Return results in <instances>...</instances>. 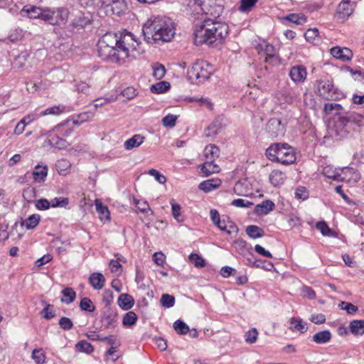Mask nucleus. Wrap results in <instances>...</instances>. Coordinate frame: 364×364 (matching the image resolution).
<instances>
[{
    "mask_svg": "<svg viewBox=\"0 0 364 364\" xmlns=\"http://www.w3.org/2000/svg\"><path fill=\"white\" fill-rule=\"evenodd\" d=\"M99 56L104 60L124 62L127 58H136L144 52L139 42L131 32L116 33L107 32L97 43Z\"/></svg>",
    "mask_w": 364,
    "mask_h": 364,
    "instance_id": "obj_1",
    "label": "nucleus"
},
{
    "mask_svg": "<svg viewBox=\"0 0 364 364\" xmlns=\"http://www.w3.org/2000/svg\"><path fill=\"white\" fill-rule=\"evenodd\" d=\"M228 34L229 26L226 23L205 18L199 24L195 25L194 43L196 46L212 45L214 43L221 44Z\"/></svg>",
    "mask_w": 364,
    "mask_h": 364,
    "instance_id": "obj_2",
    "label": "nucleus"
},
{
    "mask_svg": "<svg viewBox=\"0 0 364 364\" xmlns=\"http://www.w3.org/2000/svg\"><path fill=\"white\" fill-rule=\"evenodd\" d=\"M142 33L147 43L168 42L175 35L171 20L166 16H151L143 25Z\"/></svg>",
    "mask_w": 364,
    "mask_h": 364,
    "instance_id": "obj_3",
    "label": "nucleus"
},
{
    "mask_svg": "<svg viewBox=\"0 0 364 364\" xmlns=\"http://www.w3.org/2000/svg\"><path fill=\"white\" fill-rule=\"evenodd\" d=\"M333 107L335 108L334 114L338 117L334 122L332 132L337 139L346 137L362 125L363 121L362 114L354 112H346L342 114L343 107L340 104L333 103Z\"/></svg>",
    "mask_w": 364,
    "mask_h": 364,
    "instance_id": "obj_4",
    "label": "nucleus"
},
{
    "mask_svg": "<svg viewBox=\"0 0 364 364\" xmlns=\"http://www.w3.org/2000/svg\"><path fill=\"white\" fill-rule=\"evenodd\" d=\"M30 18L41 19L50 25H60L65 23L68 18L67 9L60 8L38 7L36 6H26L23 9Z\"/></svg>",
    "mask_w": 364,
    "mask_h": 364,
    "instance_id": "obj_5",
    "label": "nucleus"
},
{
    "mask_svg": "<svg viewBox=\"0 0 364 364\" xmlns=\"http://www.w3.org/2000/svg\"><path fill=\"white\" fill-rule=\"evenodd\" d=\"M267 158L284 165L292 164L296 161L294 149L287 143H274L271 144L265 152Z\"/></svg>",
    "mask_w": 364,
    "mask_h": 364,
    "instance_id": "obj_6",
    "label": "nucleus"
},
{
    "mask_svg": "<svg viewBox=\"0 0 364 364\" xmlns=\"http://www.w3.org/2000/svg\"><path fill=\"white\" fill-rule=\"evenodd\" d=\"M213 72V66L203 60H196L188 70L191 79H195L197 83H201L208 80Z\"/></svg>",
    "mask_w": 364,
    "mask_h": 364,
    "instance_id": "obj_7",
    "label": "nucleus"
},
{
    "mask_svg": "<svg viewBox=\"0 0 364 364\" xmlns=\"http://www.w3.org/2000/svg\"><path fill=\"white\" fill-rule=\"evenodd\" d=\"M210 216L213 223L221 231L225 232L228 235H230L234 231H237V227L234 224V223L230 221L228 216H223V219H221L217 210L211 209L210 211Z\"/></svg>",
    "mask_w": 364,
    "mask_h": 364,
    "instance_id": "obj_8",
    "label": "nucleus"
},
{
    "mask_svg": "<svg viewBox=\"0 0 364 364\" xmlns=\"http://www.w3.org/2000/svg\"><path fill=\"white\" fill-rule=\"evenodd\" d=\"M101 323L105 329L115 328L118 323V313L115 308L105 307L101 314Z\"/></svg>",
    "mask_w": 364,
    "mask_h": 364,
    "instance_id": "obj_9",
    "label": "nucleus"
},
{
    "mask_svg": "<svg viewBox=\"0 0 364 364\" xmlns=\"http://www.w3.org/2000/svg\"><path fill=\"white\" fill-rule=\"evenodd\" d=\"M285 124L278 118H271L266 124L265 130L272 138L282 136L285 133Z\"/></svg>",
    "mask_w": 364,
    "mask_h": 364,
    "instance_id": "obj_10",
    "label": "nucleus"
},
{
    "mask_svg": "<svg viewBox=\"0 0 364 364\" xmlns=\"http://www.w3.org/2000/svg\"><path fill=\"white\" fill-rule=\"evenodd\" d=\"M256 49L259 53H263L265 55V63L277 64L278 56L276 55V48L273 45L262 41L256 46Z\"/></svg>",
    "mask_w": 364,
    "mask_h": 364,
    "instance_id": "obj_11",
    "label": "nucleus"
},
{
    "mask_svg": "<svg viewBox=\"0 0 364 364\" xmlns=\"http://www.w3.org/2000/svg\"><path fill=\"white\" fill-rule=\"evenodd\" d=\"M319 86L321 87L323 93L322 95L328 100H338L342 96L343 94L338 88L335 87L332 80H321L319 82Z\"/></svg>",
    "mask_w": 364,
    "mask_h": 364,
    "instance_id": "obj_12",
    "label": "nucleus"
},
{
    "mask_svg": "<svg viewBox=\"0 0 364 364\" xmlns=\"http://www.w3.org/2000/svg\"><path fill=\"white\" fill-rule=\"evenodd\" d=\"M102 3L105 7H109L112 14L118 16L124 14L127 9L124 0H102Z\"/></svg>",
    "mask_w": 364,
    "mask_h": 364,
    "instance_id": "obj_13",
    "label": "nucleus"
},
{
    "mask_svg": "<svg viewBox=\"0 0 364 364\" xmlns=\"http://www.w3.org/2000/svg\"><path fill=\"white\" fill-rule=\"evenodd\" d=\"M353 11V5L350 0H343L338 5L336 17L341 22H344Z\"/></svg>",
    "mask_w": 364,
    "mask_h": 364,
    "instance_id": "obj_14",
    "label": "nucleus"
},
{
    "mask_svg": "<svg viewBox=\"0 0 364 364\" xmlns=\"http://www.w3.org/2000/svg\"><path fill=\"white\" fill-rule=\"evenodd\" d=\"M341 181H346L348 183H355L360 179L359 172L351 167H343L341 170Z\"/></svg>",
    "mask_w": 364,
    "mask_h": 364,
    "instance_id": "obj_15",
    "label": "nucleus"
},
{
    "mask_svg": "<svg viewBox=\"0 0 364 364\" xmlns=\"http://www.w3.org/2000/svg\"><path fill=\"white\" fill-rule=\"evenodd\" d=\"M331 55L343 62L350 61L353 56V52L346 47L334 46L331 49Z\"/></svg>",
    "mask_w": 364,
    "mask_h": 364,
    "instance_id": "obj_16",
    "label": "nucleus"
},
{
    "mask_svg": "<svg viewBox=\"0 0 364 364\" xmlns=\"http://www.w3.org/2000/svg\"><path fill=\"white\" fill-rule=\"evenodd\" d=\"M306 70L304 65L293 66L289 71V77L294 82H304L306 77Z\"/></svg>",
    "mask_w": 364,
    "mask_h": 364,
    "instance_id": "obj_17",
    "label": "nucleus"
},
{
    "mask_svg": "<svg viewBox=\"0 0 364 364\" xmlns=\"http://www.w3.org/2000/svg\"><path fill=\"white\" fill-rule=\"evenodd\" d=\"M48 141L51 146L59 149H64L69 145V143L65 139L56 133H50L48 136Z\"/></svg>",
    "mask_w": 364,
    "mask_h": 364,
    "instance_id": "obj_18",
    "label": "nucleus"
},
{
    "mask_svg": "<svg viewBox=\"0 0 364 364\" xmlns=\"http://www.w3.org/2000/svg\"><path fill=\"white\" fill-rule=\"evenodd\" d=\"M48 166L38 164L32 172L33 181L35 183H43L48 176Z\"/></svg>",
    "mask_w": 364,
    "mask_h": 364,
    "instance_id": "obj_19",
    "label": "nucleus"
},
{
    "mask_svg": "<svg viewBox=\"0 0 364 364\" xmlns=\"http://www.w3.org/2000/svg\"><path fill=\"white\" fill-rule=\"evenodd\" d=\"M134 297L127 293L121 294L117 299V304L124 311L131 309L134 305Z\"/></svg>",
    "mask_w": 364,
    "mask_h": 364,
    "instance_id": "obj_20",
    "label": "nucleus"
},
{
    "mask_svg": "<svg viewBox=\"0 0 364 364\" xmlns=\"http://www.w3.org/2000/svg\"><path fill=\"white\" fill-rule=\"evenodd\" d=\"M89 282L95 289L100 290L105 286V278L102 273L94 272L90 275Z\"/></svg>",
    "mask_w": 364,
    "mask_h": 364,
    "instance_id": "obj_21",
    "label": "nucleus"
},
{
    "mask_svg": "<svg viewBox=\"0 0 364 364\" xmlns=\"http://www.w3.org/2000/svg\"><path fill=\"white\" fill-rule=\"evenodd\" d=\"M220 170L219 166L215 164V161L212 160H207L200 167V171L204 174V176H209L213 173H218Z\"/></svg>",
    "mask_w": 364,
    "mask_h": 364,
    "instance_id": "obj_22",
    "label": "nucleus"
},
{
    "mask_svg": "<svg viewBox=\"0 0 364 364\" xmlns=\"http://www.w3.org/2000/svg\"><path fill=\"white\" fill-rule=\"evenodd\" d=\"M221 185V180L219 178H211L204 181H202L199 186L198 188L205 193H208Z\"/></svg>",
    "mask_w": 364,
    "mask_h": 364,
    "instance_id": "obj_23",
    "label": "nucleus"
},
{
    "mask_svg": "<svg viewBox=\"0 0 364 364\" xmlns=\"http://www.w3.org/2000/svg\"><path fill=\"white\" fill-rule=\"evenodd\" d=\"M250 190V183L246 179L238 181L234 186V192L238 196H248Z\"/></svg>",
    "mask_w": 364,
    "mask_h": 364,
    "instance_id": "obj_24",
    "label": "nucleus"
},
{
    "mask_svg": "<svg viewBox=\"0 0 364 364\" xmlns=\"http://www.w3.org/2000/svg\"><path fill=\"white\" fill-rule=\"evenodd\" d=\"M145 137L141 134H134L131 138L126 140L124 143V147L126 150H131L139 147L144 141Z\"/></svg>",
    "mask_w": 364,
    "mask_h": 364,
    "instance_id": "obj_25",
    "label": "nucleus"
},
{
    "mask_svg": "<svg viewBox=\"0 0 364 364\" xmlns=\"http://www.w3.org/2000/svg\"><path fill=\"white\" fill-rule=\"evenodd\" d=\"M279 19L282 22L288 21L296 25H302L306 21V17L304 15L295 13L290 14L286 16L280 17Z\"/></svg>",
    "mask_w": 364,
    "mask_h": 364,
    "instance_id": "obj_26",
    "label": "nucleus"
},
{
    "mask_svg": "<svg viewBox=\"0 0 364 364\" xmlns=\"http://www.w3.org/2000/svg\"><path fill=\"white\" fill-rule=\"evenodd\" d=\"M348 328L350 332L355 336L364 335V319L351 321Z\"/></svg>",
    "mask_w": 364,
    "mask_h": 364,
    "instance_id": "obj_27",
    "label": "nucleus"
},
{
    "mask_svg": "<svg viewBox=\"0 0 364 364\" xmlns=\"http://www.w3.org/2000/svg\"><path fill=\"white\" fill-rule=\"evenodd\" d=\"M332 334L329 330H323L315 333L312 336V341L316 344L327 343L331 341Z\"/></svg>",
    "mask_w": 364,
    "mask_h": 364,
    "instance_id": "obj_28",
    "label": "nucleus"
},
{
    "mask_svg": "<svg viewBox=\"0 0 364 364\" xmlns=\"http://www.w3.org/2000/svg\"><path fill=\"white\" fill-rule=\"evenodd\" d=\"M274 203L270 200H265L255 206V211L259 215H267L274 208Z\"/></svg>",
    "mask_w": 364,
    "mask_h": 364,
    "instance_id": "obj_29",
    "label": "nucleus"
},
{
    "mask_svg": "<svg viewBox=\"0 0 364 364\" xmlns=\"http://www.w3.org/2000/svg\"><path fill=\"white\" fill-rule=\"evenodd\" d=\"M285 178V173L279 170H273L269 176L270 183L275 187L283 184Z\"/></svg>",
    "mask_w": 364,
    "mask_h": 364,
    "instance_id": "obj_30",
    "label": "nucleus"
},
{
    "mask_svg": "<svg viewBox=\"0 0 364 364\" xmlns=\"http://www.w3.org/2000/svg\"><path fill=\"white\" fill-rule=\"evenodd\" d=\"M220 129V122L218 119H216L206 128L204 134L206 137H214L219 134Z\"/></svg>",
    "mask_w": 364,
    "mask_h": 364,
    "instance_id": "obj_31",
    "label": "nucleus"
},
{
    "mask_svg": "<svg viewBox=\"0 0 364 364\" xmlns=\"http://www.w3.org/2000/svg\"><path fill=\"white\" fill-rule=\"evenodd\" d=\"M220 155V149L214 144H209L204 149V156L207 160L215 161Z\"/></svg>",
    "mask_w": 364,
    "mask_h": 364,
    "instance_id": "obj_32",
    "label": "nucleus"
},
{
    "mask_svg": "<svg viewBox=\"0 0 364 364\" xmlns=\"http://www.w3.org/2000/svg\"><path fill=\"white\" fill-rule=\"evenodd\" d=\"M247 235L252 239L259 238L264 235V231L257 225H250L246 228Z\"/></svg>",
    "mask_w": 364,
    "mask_h": 364,
    "instance_id": "obj_33",
    "label": "nucleus"
},
{
    "mask_svg": "<svg viewBox=\"0 0 364 364\" xmlns=\"http://www.w3.org/2000/svg\"><path fill=\"white\" fill-rule=\"evenodd\" d=\"M71 120L68 119L63 123H61L55 127V130L60 132L63 137H66L70 134L73 131V127L70 126Z\"/></svg>",
    "mask_w": 364,
    "mask_h": 364,
    "instance_id": "obj_34",
    "label": "nucleus"
},
{
    "mask_svg": "<svg viewBox=\"0 0 364 364\" xmlns=\"http://www.w3.org/2000/svg\"><path fill=\"white\" fill-rule=\"evenodd\" d=\"M171 87L170 83L167 81H161L151 86L150 90L152 93L161 94L168 91Z\"/></svg>",
    "mask_w": 364,
    "mask_h": 364,
    "instance_id": "obj_35",
    "label": "nucleus"
},
{
    "mask_svg": "<svg viewBox=\"0 0 364 364\" xmlns=\"http://www.w3.org/2000/svg\"><path fill=\"white\" fill-rule=\"evenodd\" d=\"M45 307L42 309L40 314L42 318L50 320L56 316L55 311L53 309V305L47 304L46 301H42Z\"/></svg>",
    "mask_w": 364,
    "mask_h": 364,
    "instance_id": "obj_36",
    "label": "nucleus"
},
{
    "mask_svg": "<svg viewBox=\"0 0 364 364\" xmlns=\"http://www.w3.org/2000/svg\"><path fill=\"white\" fill-rule=\"evenodd\" d=\"M291 327L290 329L294 331H299L301 333H305L308 327L306 323H303L301 319L293 317L290 319Z\"/></svg>",
    "mask_w": 364,
    "mask_h": 364,
    "instance_id": "obj_37",
    "label": "nucleus"
},
{
    "mask_svg": "<svg viewBox=\"0 0 364 364\" xmlns=\"http://www.w3.org/2000/svg\"><path fill=\"white\" fill-rule=\"evenodd\" d=\"M63 297L61 298L60 301L63 303L69 304L72 303L76 296L75 291L71 287H66L61 291Z\"/></svg>",
    "mask_w": 364,
    "mask_h": 364,
    "instance_id": "obj_38",
    "label": "nucleus"
},
{
    "mask_svg": "<svg viewBox=\"0 0 364 364\" xmlns=\"http://www.w3.org/2000/svg\"><path fill=\"white\" fill-rule=\"evenodd\" d=\"M137 315L134 311H128L122 318V324L124 326L130 327L134 326L137 321Z\"/></svg>",
    "mask_w": 364,
    "mask_h": 364,
    "instance_id": "obj_39",
    "label": "nucleus"
},
{
    "mask_svg": "<svg viewBox=\"0 0 364 364\" xmlns=\"http://www.w3.org/2000/svg\"><path fill=\"white\" fill-rule=\"evenodd\" d=\"M316 228L320 230L321 233L323 236H328V237H334L335 236V232L331 229L327 223L324 221H320L318 222L316 224Z\"/></svg>",
    "mask_w": 364,
    "mask_h": 364,
    "instance_id": "obj_40",
    "label": "nucleus"
},
{
    "mask_svg": "<svg viewBox=\"0 0 364 364\" xmlns=\"http://www.w3.org/2000/svg\"><path fill=\"white\" fill-rule=\"evenodd\" d=\"M173 328L180 335H186L190 331L189 326L181 319H178L173 323Z\"/></svg>",
    "mask_w": 364,
    "mask_h": 364,
    "instance_id": "obj_41",
    "label": "nucleus"
},
{
    "mask_svg": "<svg viewBox=\"0 0 364 364\" xmlns=\"http://www.w3.org/2000/svg\"><path fill=\"white\" fill-rule=\"evenodd\" d=\"M41 220V217L39 215L37 214H33L30 215L24 223H22L21 225H26V228L27 230H32L35 228L39 223Z\"/></svg>",
    "mask_w": 364,
    "mask_h": 364,
    "instance_id": "obj_42",
    "label": "nucleus"
},
{
    "mask_svg": "<svg viewBox=\"0 0 364 364\" xmlns=\"http://www.w3.org/2000/svg\"><path fill=\"white\" fill-rule=\"evenodd\" d=\"M65 111V107L62 105H55L53 107H48L44 111L41 112V115L45 116L48 114L58 115Z\"/></svg>",
    "mask_w": 364,
    "mask_h": 364,
    "instance_id": "obj_43",
    "label": "nucleus"
},
{
    "mask_svg": "<svg viewBox=\"0 0 364 364\" xmlns=\"http://www.w3.org/2000/svg\"><path fill=\"white\" fill-rule=\"evenodd\" d=\"M75 348L79 352L90 354L94 351V347L92 344L86 341H80L75 345Z\"/></svg>",
    "mask_w": 364,
    "mask_h": 364,
    "instance_id": "obj_44",
    "label": "nucleus"
},
{
    "mask_svg": "<svg viewBox=\"0 0 364 364\" xmlns=\"http://www.w3.org/2000/svg\"><path fill=\"white\" fill-rule=\"evenodd\" d=\"M55 166L57 171L60 174L65 175L66 171L70 168L71 164L67 159H61L57 161Z\"/></svg>",
    "mask_w": 364,
    "mask_h": 364,
    "instance_id": "obj_45",
    "label": "nucleus"
},
{
    "mask_svg": "<svg viewBox=\"0 0 364 364\" xmlns=\"http://www.w3.org/2000/svg\"><path fill=\"white\" fill-rule=\"evenodd\" d=\"M80 308L81 310L87 312H94L95 311V306L93 305L92 301L88 297H84L80 300Z\"/></svg>",
    "mask_w": 364,
    "mask_h": 364,
    "instance_id": "obj_46",
    "label": "nucleus"
},
{
    "mask_svg": "<svg viewBox=\"0 0 364 364\" xmlns=\"http://www.w3.org/2000/svg\"><path fill=\"white\" fill-rule=\"evenodd\" d=\"M171 205L172 215H173V217L174 218V219H176L178 222L183 221L184 218L181 214V205L178 203H175L173 199H172L171 200Z\"/></svg>",
    "mask_w": 364,
    "mask_h": 364,
    "instance_id": "obj_47",
    "label": "nucleus"
},
{
    "mask_svg": "<svg viewBox=\"0 0 364 364\" xmlns=\"http://www.w3.org/2000/svg\"><path fill=\"white\" fill-rule=\"evenodd\" d=\"M319 31L317 28H309L304 33L306 40L312 43H316V40L318 39Z\"/></svg>",
    "mask_w": 364,
    "mask_h": 364,
    "instance_id": "obj_48",
    "label": "nucleus"
},
{
    "mask_svg": "<svg viewBox=\"0 0 364 364\" xmlns=\"http://www.w3.org/2000/svg\"><path fill=\"white\" fill-rule=\"evenodd\" d=\"M95 208L97 212L100 215V218L109 219V211L107 206L104 205L102 202L96 200Z\"/></svg>",
    "mask_w": 364,
    "mask_h": 364,
    "instance_id": "obj_49",
    "label": "nucleus"
},
{
    "mask_svg": "<svg viewBox=\"0 0 364 364\" xmlns=\"http://www.w3.org/2000/svg\"><path fill=\"white\" fill-rule=\"evenodd\" d=\"M257 1L258 0H240L239 10L241 12H249Z\"/></svg>",
    "mask_w": 364,
    "mask_h": 364,
    "instance_id": "obj_50",
    "label": "nucleus"
},
{
    "mask_svg": "<svg viewBox=\"0 0 364 364\" xmlns=\"http://www.w3.org/2000/svg\"><path fill=\"white\" fill-rule=\"evenodd\" d=\"M161 304L165 308H171L175 304V297L168 294H164L161 298Z\"/></svg>",
    "mask_w": 364,
    "mask_h": 364,
    "instance_id": "obj_51",
    "label": "nucleus"
},
{
    "mask_svg": "<svg viewBox=\"0 0 364 364\" xmlns=\"http://www.w3.org/2000/svg\"><path fill=\"white\" fill-rule=\"evenodd\" d=\"M166 74L165 67L162 64L156 63L153 66V76L157 79H162Z\"/></svg>",
    "mask_w": 364,
    "mask_h": 364,
    "instance_id": "obj_52",
    "label": "nucleus"
},
{
    "mask_svg": "<svg viewBox=\"0 0 364 364\" xmlns=\"http://www.w3.org/2000/svg\"><path fill=\"white\" fill-rule=\"evenodd\" d=\"M189 259L196 267H203L205 265V259L196 253H191Z\"/></svg>",
    "mask_w": 364,
    "mask_h": 364,
    "instance_id": "obj_53",
    "label": "nucleus"
},
{
    "mask_svg": "<svg viewBox=\"0 0 364 364\" xmlns=\"http://www.w3.org/2000/svg\"><path fill=\"white\" fill-rule=\"evenodd\" d=\"M338 306L343 309L346 310L348 314L353 315L355 314L358 311V308L357 306H355L354 304L346 302V301H341Z\"/></svg>",
    "mask_w": 364,
    "mask_h": 364,
    "instance_id": "obj_54",
    "label": "nucleus"
},
{
    "mask_svg": "<svg viewBox=\"0 0 364 364\" xmlns=\"http://www.w3.org/2000/svg\"><path fill=\"white\" fill-rule=\"evenodd\" d=\"M258 336V331L255 328H252L246 332L245 335V341L247 343L252 344L255 343L257 341Z\"/></svg>",
    "mask_w": 364,
    "mask_h": 364,
    "instance_id": "obj_55",
    "label": "nucleus"
},
{
    "mask_svg": "<svg viewBox=\"0 0 364 364\" xmlns=\"http://www.w3.org/2000/svg\"><path fill=\"white\" fill-rule=\"evenodd\" d=\"M69 203V199L68 198L59 197L55 198L50 200V206L53 208L56 207H66Z\"/></svg>",
    "mask_w": 364,
    "mask_h": 364,
    "instance_id": "obj_56",
    "label": "nucleus"
},
{
    "mask_svg": "<svg viewBox=\"0 0 364 364\" xmlns=\"http://www.w3.org/2000/svg\"><path fill=\"white\" fill-rule=\"evenodd\" d=\"M32 358L38 364L44 363L45 360H46V355H45L44 353L42 352V348L34 349L32 352Z\"/></svg>",
    "mask_w": 364,
    "mask_h": 364,
    "instance_id": "obj_57",
    "label": "nucleus"
},
{
    "mask_svg": "<svg viewBox=\"0 0 364 364\" xmlns=\"http://www.w3.org/2000/svg\"><path fill=\"white\" fill-rule=\"evenodd\" d=\"M9 223L6 220H4L0 223V240L6 241L9 237V233L8 232Z\"/></svg>",
    "mask_w": 364,
    "mask_h": 364,
    "instance_id": "obj_58",
    "label": "nucleus"
},
{
    "mask_svg": "<svg viewBox=\"0 0 364 364\" xmlns=\"http://www.w3.org/2000/svg\"><path fill=\"white\" fill-rule=\"evenodd\" d=\"M58 324L64 331H69L73 328V323L71 319L65 316L60 318Z\"/></svg>",
    "mask_w": 364,
    "mask_h": 364,
    "instance_id": "obj_59",
    "label": "nucleus"
},
{
    "mask_svg": "<svg viewBox=\"0 0 364 364\" xmlns=\"http://www.w3.org/2000/svg\"><path fill=\"white\" fill-rule=\"evenodd\" d=\"M135 202V206L140 212L143 213H146L149 211L151 212V210L149 207V203L145 200H134Z\"/></svg>",
    "mask_w": 364,
    "mask_h": 364,
    "instance_id": "obj_60",
    "label": "nucleus"
},
{
    "mask_svg": "<svg viewBox=\"0 0 364 364\" xmlns=\"http://www.w3.org/2000/svg\"><path fill=\"white\" fill-rule=\"evenodd\" d=\"M148 173L154 177L155 180L161 184H164L166 181V178L163 174L160 173L159 171L151 168L148 171Z\"/></svg>",
    "mask_w": 364,
    "mask_h": 364,
    "instance_id": "obj_61",
    "label": "nucleus"
},
{
    "mask_svg": "<svg viewBox=\"0 0 364 364\" xmlns=\"http://www.w3.org/2000/svg\"><path fill=\"white\" fill-rule=\"evenodd\" d=\"M35 206L38 210H46L50 207V202L46 198H41L35 201Z\"/></svg>",
    "mask_w": 364,
    "mask_h": 364,
    "instance_id": "obj_62",
    "label": "nucleus"
},
{
    "mask_svg": "<svg viewBox=\"0 0 364 364\" xmlns=\"http://www.w3.org/2000/svg\"><path fill=\"white\" fill-rule=\"evenodd\" d=\"M295 197L298 199L306 200L309 198V191L304 186H299L295 191Z\"/></svg>",
    "mask_w": 364,
    "mask_h": 364,
    "instance_id": "obj_63",
    "label": "nucleus"
},
{
    "mask_svg": "<svg viewBox=\"0 0 364 364\" xmlns=\"http://www.w3.org/2000/svg\"><path fill=\"white\" fill-rule=\"evenodd\" d=\"M177 117L173 114H168L162 119L163 125L167 127H173L176 124Z\"/></svg>",
    "mask_w": 364,
    "mask_h": 364,
    "instance_id": "obj_64",
    "label": "nucleus"
}]
</instances>
